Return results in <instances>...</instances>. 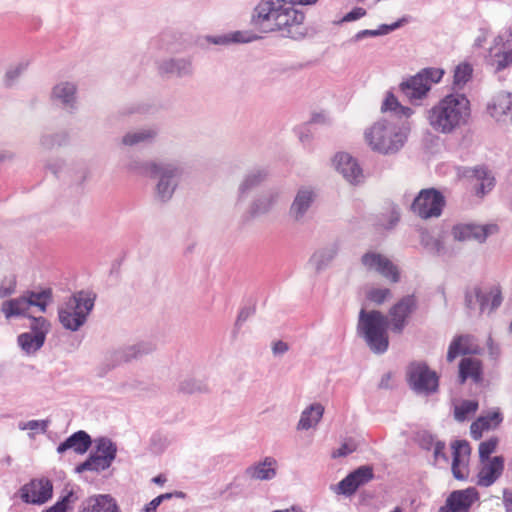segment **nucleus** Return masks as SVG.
I'll return each mask as SVG.
<instances>
[{
	"instance_id": "nucleus-1",
	"label": "nucleus",
	"mask_w": 512,
	"mask_h": 512,
	"mask_svg": "<svg viewBox=\"0 0 512 512\" xmlns=\"http://www.w3.org/2000/svg\"><path fill=\"white\" fill-rule=\"evenodd\" d=\"M381 111L389 114L368 127L364 132V139L374 152L383 155L395 154L407 140L410 132L408 119L414 111L410 107L402 106L392 93L387 94Z\"/></svg>"
},
{
	"instance_id": "nucleus-2",
	"label": "nucleus",
	"mask_w": 512,
	"mask_h": 512,
	"mask_svg": "<svg viewBox=\"0 0 512 512\" xmlns=\"http://www.w3.org/2000/svg\"><path fill=\"white\" fill-rule=\"evenodd\" d=\"M470 115L469 99L464 94L451 93L427 110L426 119L434 132L450 135L465 126Z\"/></svg>"
},
{
	"instance_id": "nucleus-3",
	"label": "nucleus",
	"mask_w": 512,
	"mask_h": 512,
	"mask_svg": "<svg viewBox=\"0 0 512 512\" xmlns=\"http://www.w3.org/2000/svg\"><path fill=\"white\" fill-rule=\"evenodd\" d=\"M388 326V317L380 311L360 310L357 332L373 353L383 354L387 351L389 347Z\"/></svg>"
},
{
	"instance_id": "nucleus-4",
	"label": "nucleus",
	"mask_w": 512,
	"mask_h": 512,
	"mask_svg": "<svg viewBox=\"0 0 512 512\" xmlns=\"http://www.w3.org/2000/svg\"><path fill=\"white\" fill-rule=\"evenodd\" d=\"M96 295L89 291H78L58 307V319L66 330L78 331L88 319L95 305Z\"/></svg>"
},
{
	"instance_id": "nucleus-5",
	"label": "nucleus",
	"mask_w": 512,
	"mask_h": 512,
	"mask_svg": "<svg viewBox=\"0 0 512 512\" xmlns=\"http://www.w3.org/2000/svg\"><path fill=\"white\" fill-rule=\"evenodd\" d=\"M443 75L444 70L441 68H424L416 75L403 81L400 84V90L411 103L419 104L427 97L432 84L440 82Z\"/></svg>"
},
{
	"instance_id": "nucleus-6",
	"label": "nucleus",
	"mask_w": 512,
	"mask_h": 512,
	"mask_svg": "<svg viewBox=\"0 0 512 512\" xmlns=\"http://www.w3.org/2000/svg\"><path fill=\"white\" fill-rule=\"evenodd\" d=\"M181 175L182 170L178 165L161 162L151 177L156 180L154 199L159 203L169 202L180 183Z\"/></svg>"
},
{
	"instance_id": "nucleus-7",
	"label": "nucleus",
	"mask_w": 512,
	"mask_h": 512,
	"mask_svg": "<svg viewBox=\"0 0 512 512\" xmlns=\"http://www.w3.org/2000/svg\"><path fill=\"white\" fill-rule=\"evenodd\" d=\"M284 0H261L253 9L251 24L262 33H274L279 29V19Z\"/></svg>"
},
{
	"instance_id": "nucleus-8",
	"label": "nucleus",
	"mask_w": 512,
	"mask_h": 512,
	"mask_svg": "<svg viewBox=\"0 0 512 512\" xmlns=\"http://www.w3.org/2000/svg\"><path fill=\"white\" fill-rule=\"evenodd\" d=\"M154 350L155 346L151 342H139L122 346L107 351L105 354L104 364L107 367V370H111L123 363H127L144 355L150 354Z\"/></svg>"
},
{
	"instance_id": "nucleus-9",
	"label": "nucleus",
	"mask_w": 512,
	"mask_h": 512,
	"mask_svg": "<svg viewBox=\"0 0 512 512\" xmlns=\"http://www.w3.org/2000/svg\"><path fill=\"white\" fill-rule=\"evenodd\" d=\"M407 379L410 387L418 394L428 395L438 388V377L425 363L413 362L408 366Z\"/></svg>"
},
{
	"instance_id": "nucleus-10",
	"label": "nucleus",
	"mask_w": 512,
	"mask_h": 512,
	"mask_svg": "<svg viewBox=\"0 0 512 512\" xmlns=\"http://www.w3.org/2000/svg\"><path fill=\"white\" fill-rule=\"evenodd\" d=\"M445 205V198L434 188L423 189L414 199L411 209L419 217L428 219L439 217Z\"/></svg>"
},
{
	"instance_id": "nucleus-11",
	"label": "nucleus",
	"mask_w": 512,
	"mask_h": 512,
	"mask_svg": "<svg viewBox=\"0 0 512 512\" xmlns=\"http://www.w3.org/2000/svg\"><path fill=\"white\" fill-rule=\"evenodd\" d=\"M304 20L305 14L284 0L277 32L281 33L284 37L300 39L306 34Z\"/></svg>"
},
{
	"instance_id": "nucleus-12",
	"label": "nucleus",
	"mask_w": 512,
	"mask_h": 512,
	"mask_svg": "<svg viewBox=\"0 0 512 512\" xmlns=\"http://www.w3.org/2000/svg\"><path fill=\"white\" fill-rule=\"evenodd\" d=\"M361 264L367 272L377 273L391 283H397L400 280L398 267L385 255L368 251L361 257Z\"/></svg>"
},
{
	"instance_id": "nucleus-13",
	"label": "nucleus",
	"mask_w": 512,
	"mask_h": 512,
	"mask_svg": "<svg viewBox=\"0 0 512 512\" xmlns=\"http://www.w3.org/2000/svg\"><path fill=\"white\" fill-rule=\"evenodd\" d=\"M490 65L496 72L512 65V30H506L494 39L490 49Z\"/></svg>"
},
{
	"instance_id": "nucleus-14",
	"label": "nucleus",
	"mask_w": 512,
	"mask_h": 512,
	"mask_svg": "<svg viewBox=\"0 0 512 512\" xmlns=\"http://www.w3.org/2000/svg\"><path fill=\"white\" fill-rule=\"evenodd\" d=\"M53 495V484L45 477L35 478L20 489V498L27 504L42 505Z\"/></svg>"
},
{
	"instance_id": "nucleus-15",
	"label": "nucleus",
	"mask_w": 512,
	"mask_h": 512,
	"mask_svg": "<svg viewBox=\"0 0 512 512\" xmlns=\"http://www.w3.org/2000/svg\"><path fill=\"white\" fill-rule=\"evenodd\" d=\"M283 190L278 186L261 191L251 202L249 212L252 217H259L271 212L281 201Z\"/></svg>"
},
{
	"instance_id": "nucleus-16",
	"label": "nucleus",
	"mask_w": 512,
	"mask_h": 512,
	"mask_svg": "<svg viewBox=\"0 0 512 512\" xmlns=\"http://www.w3.org/2000/svg\"><path fill=\"white\" fill-rule=\"evenodd\" d=\"M416 308L414 296L408 295L399 300L389 311V325L392 332L401 334L407 324L408 317Z\"/></svg>"
},
{
	"instance_id": "nucleus-17",
	"label": "nucleus",
	"mask_w": 512,
	"mask_h": 512,
	"mask_svg": "<svg viewBox=\"0 0 512 512\" xmlns=\"http://www.w3.org/2000/svg\"><path fill=\"white\" fill-rule=\"evenodd\" d=\"M316 191L312 187H300L289 207V217L295 223H302L316 200Z\"/></svg>"
},
{
	"instance_id": "nucleus-18",
	"label": "nucleus",
	"mask_w": 512,
	"mask_h": 512,
	"mask_svg": "<svg viewBox=\"0 0 512 512\" xmlns=\"http://www.w3.org/2000/svg\"><path fill=\"white\" fill-rule=\"evenodd\" d=\"M479 494L475 488L455 490L447 497L445 505L438 512H469L472 505L478 501Z\"/></svg>"
},
{
	"instance_id": "nucleus-19",
	"label": "nucleus",
	"mask_w": 512,
	"mask_h": 512,
	"mask_svg": "<svg viewBox=\"0 0 512 512\" xmlns=\"http://www.w3.org/2000/svg\"><path fill=\"white\" fill-rule=\"evenodd\" d=\"M497 229V226L494 224H459L453 227L452 234L454 239L460 242L476 241L483 243L489 235L496 233Z\"/></svg>"
},
{
	"instance_id": "nucleus-20",
	"label": "nucleus",
	"mask_w": 512,
	"mask_h": 512,
	"mask_svg": "<svg viewBox=\"0 0 512 512\" xmlns=\"http://www.w3.org/2000/svg\"><path fill=\"white\" fill-rule=\"evenodd\" d=\"M334 164L337 171L352 185L364 182L365 176L358 161L350 154L341 152L335 155Z\"/></svg>"
},
{
	"instance_id": "nucleus-21",
	"label": "nucleus",
	"mask_w": 512,
	"mask_h": 512,
	"mask_svg": "<svg viewBox=\"0 0 512 512\" xmlns=\"http://www.w3.org/2000/svg\"><path fill=\"white\" fill-rule=\"evenodd\" d=\"M52 101L68 113L77 110V86L70 81L57 83L51 92Z\"/></svg>"
},
{
	"instance_id": "nucleus-22",
	"label": "nucleus",
	"mask_w": 512,
	"mask_h": 512,
	"mask_svg": "<svg viewBox=\"0 0 512 512\" xmlns=\"http://www.w3.org/2000/svg\"><path fill=\"white\" fill-rule=\"evenodd\" d=\"M489 115L502 125L512 124V93L499 92L488 104Z\"/></svg>"
},
{
	"instance_id": "nucleus-23",
	"label": "nucleus",
	"mask_w": 512,
	"mask_h": 512,
	"mask_svg": "<svg viewBox=\"0 0 512 512\" xmlns=\"http://www.w3.org/2000/svg\"><path fill=\"white\" fill-rule=\"evenodd\" d=\"M279 463L273 456H266L245 469V475L254 481H272L278 475Z\"/></svg>"
},
{
	"instance_id": "nucleus-24",
	"label": "nucleus",
	"mask_w": 512,
	"mask_h": 512,
	"mask_svg": "<svg viewBox=\"0 0 512 512\" xmlns=\"http://www.w3.org/2000/svg\"><path fill=\"white\" fill-rule=\"evenodd\" d=\"M451 446L453 450L452 474L457 480H465L468 476L470 445L466 440H456Z\"/></svg>"
},
{
	"instance_id": "nucleus-25",
	"label": "nucleus",
	"mask_w": 512,
	"mask_h": 512,
	"mask_svg": "<svg viewBox=\"0 0 512 512\" xmlns=\"http://www.w3.org/2000/svg\"><path fill=\"white\" fill-rule=\"evenodd\" d=\"M373 476V469L370 466H360L338 483L337 492L352 495L358 487L372 480Z\"/></svg>"
},
{
	"instance_id": "nucleus-26",
	"label": "nucleus",
	"mask_w": 512,
	"mask_h": 512,
	"mask_svg": "<svg viewBox=\"0 0 512 512\" xmlns=\"http://www.w3.org/2000/svg\"><path fill=\"white\" fill-rule=\"evenodd\" d=\"M159 72L177 78H189L194 74L192 59L189 57H175L164 59L159 63Z\"/></svg>"
},
{
	"instance_id": "nucleus-27",
	"label": "nucleus",
	"mask_w": 512,
	"mask_h": 512,
	"mask_svg": "<svg viewBox=\"0 0 512 512\" xmlns=\"http://www.w3.org/2000/svg\"><path fill=\"white\" fill-rule=\"evenodd\" d=\"M479 346L474 336L466 334L455 337L449 345L447 361H454L459 355L477 354Z\"/></svg>"
},
{
	"instance_id": "nucleus-28",
	"label": "nucleus",
	"mask_w": 512,
	"mask_h": 512,
	"mask_svg": "<svg viewBox=\"0 0 512 512\" xmlns=\"http://www.w3.org/2000/svg\"><path fill=\"white\" fill-rule=\"evenodd\" d=\"M482 464L478 473L477 484L482 487H489L501 476L504 469V459L502 456H496Z\"/></svg>"
},
{
	"instance_id": "nucleus-29",
	"label": "nucleus",
	"mask_w": 512,
	"mask_h": 512,
	"mask_svg": "<svg viewBox=\"0 0 512 512\" xmlns=\"http://www.w3.org/2000/svg\"><path fill=\"white\" fill-rule=\"evenodd\" d=\"M339 252V245L335 242L330 243L324 247L317 249L309 258L308 264L320 273L326 270Z\"/></svg>"
},
{
	"instance_id": "nucleus-30",
	"label": "nucleus",
	"mask_w": 512,
	"mask_h": 512,
	"mask_svg": "<svg viewBox=\"0 0 512 512\" xmlns=\"http://www.w3.org/2000/svg\"><path fill=\"white\" fill-rule=\"evenodd\" d=\"M79 512H120L116 501L110 495H94L85 499Z\"/></svg>"
},
{
	"instance_id": "nucleus-31",
	"label": "nucleus",
	"mask_w": 512,
	"mask_h": 512,
	"mask_svg": "<svg viewBox=\"0 0 512 512\" xmlns=\"http://www.w3.org/2000/svg\"><path fill=\"white\" fill-rule=\"evenodd\" d=\"M158 136V130L155 127H143L126 132L120 140L121 145L133 147L140 144L153 142Z\"/></svg>"
},
{
	"instance_id": "nucleus-32",
	"label": "nucleus",
	"mask_w": 512,
	"mask_h": 512,
	"mask_svg": "<svg viewBox=\"0 0 512 512\" xmlns=\"http://www.w3.org/2000/svg\"><path fill=\"white\" fill-rule=\"evenodd\" d=\"M91 444L92 440L90 435L87 432L80 430L73 433L64 442L59 444L57 452L62 454L65 451L72 449L77 454H84L88 451Z\"/></svg>"
},
{
	"instance_id": "nucleus-33",
	"label": "nucleus",
	"mask_w": 512,
	"mask_h": 512,
	"mask_svg": "<svg viewBox=\"0 0 512 512\" xmlns=\"http://www.w3.org/2000/svg\"><path fill=\"white\" fill-rule=\"evenodd\" d=\"M160 161L144 160L138 156L131 155L124 164V170L130 174L144 177H153Z\"/></svg>"
},
{
	"instance_id": "nucleus-34",
	"label": "nucleus",
	"mask_w": 512,
	"mask_h": 512,
	"mask_svg": "<svg viewBox=\"0 0 512 512\" xmlns=\"http://www.w3.org/2000/svg\"><path fill=\"white\" fill-rule=\"evenodd\" d=\"M268 176L269 172L266 168L257 167L248 171L239 184V197H244L251 190L261 185L267 180Z\"/></svg>"
},
{
	"instance_id": "nucleus-35",
	"label": "nucleus",
	"mask_w": 512,
	"mask_h": 512,
	"mask_svg": "<svg viewBox=\"0 0 512 512\" xmlns=\"http://www.w3.org/2000/svg\"><path fill=\"white\" fill-rule=\"evenodd\" d=\"M482 363L480 360L471 357H465L459 364V379L464 383L468 378L475 383L482 381Z\"/></svg>"
},
{
	"instance_id": "nucleus-36",
	"label": "nucleus",
	"mask_w": 512,
	"mask_h": 512,
	"mask_svg": "<svg viewBox=\"0 0 512 512\" xmlns=\"http://www.w3.org/2000/svg\"><path fill=\"white\" fill-rule=\"evenodd\" d=\"M324 406L321 403H313L305 408L297 424L298 430H308L316 426L324 414Z\"/></svg>"
},
{
	"instance_id": "nucleus-37",
	"label": "nucleus",
	"mask_w": 512,
	"mask_h": 512,
	"mask_svg": "<svg viewBox=\"0 0 512 512\" xmlns=\"http://www.w3.org/2000/svg\"><path fill=\"white\" fill-rule=\"evenodd\" d=\"M70 143V133L60 130L53 133H42L39 138V146L44 151H51L55 148L66 147Z\"/></svg>"
},
{
	"instance_id": "nucleus-38",
	"label": "nucleus",
	"mask_w": 512,
	"mask_h": 512,
	"mask_svg": "<svg viewBox=\"0 0 512 512\" xmlns=\"http://www.w3.org/2000/svg\"><path fill=\"white\" fill-rule=\"evenodd\" d=\"M17 343L26 355H34L45 343L43 330L38 334L28 332L21 333L17 337Z\"/></svg>"
},
{
	"instance_id": "nucleus-39",
	"label": "nucleus",
	"mask_w": 512,
	"mask_h": 512,
	"mask_svg": "<svg viewBox=\"0 0 512 512\" xmlns=\"http://www.w3.org/2000/svg\"><path fill=\"white\" fill-rule=\"evenodd\" d=\"M29 303L23 296L6 300L1 305V312L4 314L6 319L13 317L25 316L29 309Z\"/></svg>"
},
{
	"instance_id": "nucleus-40",
	"label": "nucleus",
	"mask_w": 512,
	"mask_h": 512,
	"mask_svg": "<svg viewBox=\"0 0 512 512\" xmlns=\"http://www.w3.org/2000/svg\"><path fill=\"white\" fill-rule=\"evenodd\" d=\"M472 173L476 180L479 181L476 186V194L478 196H484L486 193L492 190L495 184V179L486 167H475L472 170Z\"/></svg>"
},
{
	"instance_id": "nucleus-41",
	"label": "nucleus",
	"mask_w": 512,
	"mask_h": 512,
	"mask_svg": "<svg viewBox=\"0 0 512 512\" xmlns=\"http://www.w3.org/2000/svg\"><path fill=\"white\" fill-rule=\"evenodd\" d=\"M95 449L93 451L94 454L102 457L108 463L112 464V462L116 458L117 454V446L111 439L107 437H100L94 440Z\"/></svg>"
},
{
	"instance_id": "nucleus-42",
	"label": "nucleus",
	"mask_w": 512,
	"mask_h": 512,
	"mask_svg": "<svg viewBox=\"0 0 512 512\" xmlns=\"http://www.w3.org/2000/svg\"><path fill=\"white\" fill-rule=\"evenodd\" d=\"M257 35L236 31L228 35L209 37V42L215 45H226L229 43H248L259 39Z\"/></svg>"
},
{
	"instance_id": "nucleus-43",
	"label": "nucleus",
	"mask_w": 512,
	"mask_h": 512,
	"mask_svg": "<svg viewBox=\"0 0 512 512\" xmlns=\"http://www.w3.org/2000/svg\"><path fill=\"white\" fill-rule=\"evenodd\" d=\"M421 245L433 255H444L446 248L444 242L439 237L432 236L428 231H422L420 234Z\"/></svg>"
},
{
	"instance_id": "nucleus-44",
	"label": "nucleus",
	"mask_w": 512,
	"mask_h": 512,
	"mask_svg": "<svg viewBox=\"0 0 512 512\" xmlns=\"http://www.w3.org/2000/svg\"><path fill=\"white\" fill-rule=\"evenodd\" d=\"M178 390L184 394H195L206 393L209 388L204 380L187 376L179 382Z\"/></svg>"
},
{
	"instance_id": "nucleus-45",
	"label": "nucleus",
	"mask_w": 512,
	"mask_h": 512,
	"mask_svg": "<svg viewBox=\"0 0 512 512\" xmlns=\"http://www.w3.org/2000/svg\"><path fill=\"white\" fill-rule=\"evenodd\" d=\"M110 466L111 464L102 457L91 452L89 457L83 463L78 465L75 470L77 473H82L84 471L100 472L108 469Z\"/></svg>"
},
{
	"instance_id": "nucleus-46",
	"label": "nucleus",
	"mask_w": 512,
	"mask_h": 512,
	"mask_svg": "<svg viewBox=\"0 0 512 512\" xmlns=\"http://www.w3.org/2000/svg\"><path fill=\"white\" fill-rule=\"evenodd\" d=\"M24 297L30 302L29 308L35 306L38 307L41 312H45L47 304L52 298V291L51 289H44L40 292L28 291L24 294Z\"/></svg>"
},
{
	"instance_id": "nucleus-47",
	"label": "nucleus",
	"mask_w": 512,
	"mask_h": 512,
	"mask_svg": "<svg viewBox=\"0 0 512 512\" xmlns=\"http://www.w3.org/2000/svg\"><path fill=\"white\" fill-rule=\"evenodd\" d=\"M478 410V402L475 400H463L454 406V418L458 422L466 421Z\"/></svg>"
},
{
	"instance_id": "nucleus-48",
	"label": "nucleus",
	"mask_w": 512,
	"mask_h": 512,
	"mask_svg": "<svg viewBox=\"0 0 512 512\" xmlns=\"http://www.w3.org/2000/svg\"><path fill=\"white\" fill-rule=\"evenodd\" d=\"M473 68L468 63H460L455 67L453 76L454 89H462L471 79Z\"/></svg>"
},
{
	"instance_id": "nucleus-49",
	"label": "nucleus",
	"mask_w": 512,
	"mask_h": 512,
	"mask_svg": "<svg viewBox=\"0 0 512 512\" xmlns=\"http://www.w3.org/2000/svg\"><path fill=\"white\" fill-rule=\"evenodd\" d=\"M29 61H20L14 65H11L4 75V85L6 87H12L18 81L20 76L27 70Z\"/></svg>"
},
{
	"instance_id": "nucleus-50",
	"label": "nucleus",
	"mask_w": 512,
	"mask_h": 512,
	"mask_svg": "<svg viewBox=\"0 0 512 512\" xmlns=\"http://www.w3.org/2000/svg\"><path fill=\"white\" fill-rule=\"evenodd\" d=\"M50 421L45 420H30L18 422V429L25 431L28 430L29 438L33 439L36 433H45L49 426Z\"/></svg>"
},
{
	"instance_id": "nucleus-51",
	"label": "nucleus",
	"mask_w": 512,
	"mask_h": 512,
	"mask_svg": "<svg viewBox=\"0 0 512 512\" xmlns=\"http://www.w3.org/2000/svg\"><path fill=\"white\" fill-rule=\"evenodd\" d=\"M78 497L75 493L70 490L64 495L61 499H59L53 506L48 509L43 510L42 512H67L70 504L74 503Z\"/></svg>"
},
{
	"instance_id": "nucleus-52",
	"label": "nucleus",
	"mask_w": 512,
	"mask_h": 512,
	"mask_svg": "<svg viewBox=\"0 0 512 512\" xmlns=\"http://www.w3.org/2000/svg\"><path fill=\"white\" fill-rule=\"evenodd\" d=\"M45 167L55 176L59 177L66 172L67 161L63 157H51L46 161Z\"/></svg>"
},
{
	"instance_id": "nucleus-53",
	"label": "nucleus",
	"mask_w": 512,
	"mask_h": 512,
	"mask_svg": "<svg viewBox=\"0 0 512 512\" xmlns=\"http://www.w3.org/2000/svg\"><path fill=\"white\" fill-rule=\"evenodd\" d=\"M498 445V438L492 437L486 441H483L479 445V457L482 463L486 460H491L490 455L496 450Z\"/></svg>"
},
{
	"instance_id": "nucleus-54",
	"label": "nucleus",
	"mask_w": 512,
	"mask_h": 512,
	"mask_svg": "<svg viewBox=\"0 0 512 512\" xmlns=\"http://www.w3.org/2000/svg\"><path fill=\"white\" fill-rule=\"evenodd\" d=\"M390 296L391 291L388 288H373L367 294L368 299L378 305L382 304Z\"/></svg>"
},
{
	"instance_id": "nucleus-55",
	"label": "nucleus",
	"mask_w": 512,
	"mask_h": 512,
	"mask_svg": "<svg viewBox=\"0 0 512 512\" xmlns=\"http://www.w3.org/2000/svg\"><path fill=\"white\" fill-rule=\"evenodd\" d=\"M489 429L490 428L487 424V419L478 417L477 420H475L470 426V434L472 438L478 440L482 437L483 431Z\"/></svg>"
},
{
	"instance_id": "nucleus-56",
	"label": "nucleus",
	"mask_w": 512,
	"mask_h": 512,
	"mask_svg": "<svg viewBox=\"0 0 512 512\" xmlns=\"http://www.w3.org/2000/svg\"><path fill=\"white\" fill-rule=\"evenodd\" d=\"M16 290V280L14 277H5L0 281V298H5L13 293Z\"/></svg>"
},
{
	"instance_id": "nucleus-57",
	"label": "nucleus",
	"mask_w": 512,
	"mask_h": 512,
	"mask_svg": "<svg viewBox=\"0 0 512 512\" xmlns=\"http://www.w3.org/2000/svg\"><path fill=\"white\" fill-rule=\"evenodd\" d=\"M49 328L50 324L44 317H34L32 318L31 331L29 333L38 334L43 330V335L46 339Z\"/></svg>"
},
{
	"instance_id": "nucleus-58",
	"label": "nucleus",
	"mask_w": 512,
	"mask_h": 512,
	"mask_svg": "<svg viewBox=\"0 0 512 512\" xmlns=\"http://www.w3.org/2000/svg\"><path fill=\"white\" fill-rule=\"evenodd\" d=\"M474 295L476 302L480 306L481 312H484L488 308L490 309L491 299L489 291H482L480 288H474Z\"/></svg>"
},
{
	"instance_id": "nucleus-59",
	"label": "nucleus",
	"mask_w": 512,
	"mask_h": 512,
	"mask_svg": "<svg viewBox=\"0 0 512 512\" xmlns=\"http://www.w3.org/2000/svg\"><path fill=\"white\" fill-rule=\"evenodd\" d=\"M480 418H486L487 424L490 429L498 427L503 421V415L499 408L494 409L491 412H488L486 415L480 416Z\"/></svg>"
},
{
	"instance_id": "nucleus-60",
	"label": "nucleus",
	"mask_w": 512,
	"mask_h": 512,
	"mask_svg": "<svg viewBox=\"0 0 512 512\" xmlns=\"http://www.w3.org/2000/svg\"><path fill=\"white\" fill-rule=\"evenodd\" d=\"M406 22H407L406 18H401L392 24H382L379 26L378 29H374V30L377 33V36H382V35H386L392 31L400 28Z\"/></svg>"
},
{
	"instance_id": "nucleus-61",
	"label": "nucleus",
	"mask_w": 512,
	"mask_h": 512,
	"mask_svg": "<svg viewBox=\"0 0 512 512\" xmlns=\"http://www.w3.org/2000/svg\"><path fill=\"white\" fill-rule=\"evenodd\" d=\"M356 449V445L353 442H345L343 443L338 449L333 451L332 457L333 458H339V457H345L352 452H354Z\"/></svg>"
},
{
	"instance_id": "nucleus-62",
	"label": "nucleus",
	"mask_w": 512,
	"mask_h": 512,
	"mask_svg": "<svg viewBox=\"0 0 512 512\" xmlns=\"http://www.w3.org/2000/svg\"><path fill=\"white\" fill-rule=\"evenodd\" d=\"M489 295L491 299L490 311L498 308L502 303V295L501 291L497 287H493L489 290Z\"/></svg>"
},
{
	"instance_id": "nucleus-63",
	"label": "nucleus",
	"mask_w": 512,
	"mask_h": 512,
	"mask_svg": "<svg viewBox=\"0 0 512 512\" xmlns=\"http://www.w3.org/2000/svg\"><path fill=\"white\" fill-rule=\"evenodd\" d=\"M445 443L442 441H436L433 447V454L436 461L443 460L445 463L448 462V456L444 452Z\"/></svg>"
},
{
	"instance_id": "nucleus-64",
	"label": "nucleus",
	"mask_w": 512,
	"mask_h": 512,
	"mask_svg": "<svg viewBox=\"0 0 512 512\" xmlns=\"http://www.w3.org/2000/svg\"><path fill=\"white\" fill-rule=\"evenodd\" d=\"M366 15V10L362 7H355L348 12L342 19L343 22H351L358 20Z\"/></svg>"
}]
</instances>
